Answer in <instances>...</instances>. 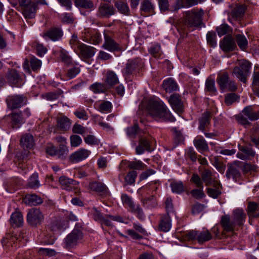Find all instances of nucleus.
<instances>
[{
  "instance_id": "26",
  "label": "nucleus",
  "mask_w": 259,
  "mask_h": 259,
  "mask_svg": "<svg viewBox=\"0 0 259 259\" xmlns=\"http://www.w3.org/2000/svg\"><path fill=\"white\" fill-rule=\"evenodd\" d=\"M24 220L22 213L19 211L12 213L10 219V223L13 227H20L23 224Z\"/></svg>"
},
{
  "instance_id": "36",
  "label": "nucleus",
  "mask_w": 259,
  "mask_h": 259,
  "mask_svg": "<svg viewBox=\"0 0 259 259\" xmlns=\"http://www.w3.org/2000/svg\"><path fill=\"white\" fill-rule=\"evenodd\" d=\"M114 6L121 14L126 16L130 15V10L127 3L121 0H115Z\"/></svg>"
},
{
  "instance_id": "55",
  "label": "nucleus",
  "mask_w": 259,
  "mask_h": 259,
  "mask_svg": "<svg viewBox=\"0 0 259 259\" xmlns=\"http://www.w3.org/2000/svg\"><path fill=\"white\" fill-rule=\"evenodd\" d=\"M63 92L61 90H57L54 92H50L44 95V97L48 100L53 101L58 99Z\"/></svg>"
},
{
  "instance_id": "58",
  "label": "nucleus",
  "mask_w": 259,
  "mask_h": 259,
  "mask_svg": "<svg viewBox=\"0 0 259 259\" xmlns=\"http://www.w3.org/2000/svg\"><path fill=\"white\" fill-rule=\"evenodd\" d=\"M190 181L192 183L194 184L197 188L203 189V182L201 177L197 174L193 173L192 175Z\"/></svg>"
},
{
  "instance_id": "45",
  "label": "nucleus",
  "mask_w": 259,
  "mask_h": 259,
  "mask_svg": "<svg viewBox=\"0 0 259 259\" xmlns=\"http://www.w3.org/2000/svg\"><path fill=\"white\" fill-rule=\"evenodd\" d=\"M90 188L96 192H106L107 188L106 186L103 183L100 182H94L90 184Z\"/></svg>"
},
{
  "instance_id": "15",
  "label": "nucleus",
  "mask_w": 259,
  "mask_h": 259,
  "mask_svg": "<svg viewBox=\"0 0 259 259\" xmlns=\"http://www.w3.org/2000/svg\"><path fill=\"white\" fill-rule=\"evenodd\" d=\"M104 42L102 47L111 52H119L122 50L120 45L111 37L104 33Z\"/></svg>"
},
{
  "instance_id": "53",
  "label": "nucleus",
  "mask_w": 259,
  "mask_h": 259,
  "mask_svg": "<svg viewBox=\"0 0 259 259\" xmlns=\"http://www.w3.org/2000/svg\"><path fill=\"white\" fill-rule=\"evenodd\" d=\"M217 35L215 32L211 31H208L206 34V40L207 44L212 48L217 47Z\"/></svg>"
},
{
  "instance_id": "25",
  "label": "nucleus",
  "mask_w": 259,
  "mask_h": 259,
  "mask_svg": "<svg viewBox=\"0 0 259 259\" xmlns=\"http://www.w3.org/2000/svg\"><path fill=\"white\" fill-rule=\"evenodd\" d=\"M171 219L168 214H165L161 216L158 225V229L160 231L166 232L171 228Z\"/></svg>"
},
{
  "instance_id": "48",
  "label": "nucleus",
  "mask_w": 259,
  "mask_h": 259,
  "mask_svg": "<svg viewBox=\"0 0 259 259\" xmlns=\"http://www.w3.org/2000/svg\"><path fill=\"white\" fill-rule=\"evenodd\" d=\"M233 73L243 83H245L247 81V77L249 75L247 73L241 70L238 66L233 69Z\"/></svg>"
},
{
  "instance_id": "24",
  "label": "nucleus",
  "mask_w": 259,
  "mask_h": 259,
  "mask_svg": "<svg viewBox=\"0 0 259 259\" xmlns=\"http://www.w3.org/2000/svg\"><path fill=\"white\" fill-rule=\"evenodd\" d=\"M60 184L63 189L70 191L72 188H75L78 182L65 176H61L59 180Z\"/></svg>"
},
{
  "instance_id": "13",
  "label": "nucleus",
  "mask_w": 259,
  "mask_h": 259,
  "mask_svg": "<svg viewBox=\"0 0 259 259\" xmlns=\"http://www.w3.org/2000/svg\"><path fill=\"white\" fill-rule=\"evenodd\" d=\"M220 48L224 52H231L236 48V42L231 35H226L220 41Z\"/></svg>"
},
{
  "instance_id": "10",
  "label": "nucleus",
  "mask_w": 259,
  "mask_h": 259,
  "mask_svg": "<svg viewBox=\"0 0 259 259\" xmlns=\"http://www.w3.org/2000/svg\"><path fill=\"white\" fill-rule=\"evenodd\" d=\"M142 65V59L140 58L137 57L128 60L125 68L122 70L123 76L129 77L136 72L137 69L141 67Z\"/></svg>"
},
{
  "instance_id": "32",
  "label": "nucleus",
  "mask_w": 259,
  "mask_h": 259,
  "mask_svg": "<svg viewBox=\"0 0 259 259\" xmlns=\"http://www.w3.org/2000/svg\"><path fill=\"white\" fill-rule=\"evenodd\" d=\"M24 201L28 205L36 206L41 204L42 199L40 196L35 194H27L24 198Z\"/></svg>"
},
{
  "instance_id": "61",
  "label": "nucleus",
  "mask_w": 259,
  "mask_h": 259,
  "mask_svg": "<svg viewBox=\"0 0 259 259\" xmlns=\"http://www.w3.org/2000/svg\"><path fill=\"white\" fill-rule=\"evenodd\" d=\"M59 57L62 61L66 64H70L72 63L71 57L69 55L68 52L64 49H61L60 51Z\"/></svg>"
},
{
  "instance_id": "41",
  "label": "nucleus",
  "mask_w": 259,
  "mask_h": 259,
  "mask_svg": "<svg viewBox=\"0 0 259 259\" xmlns=\"http://www.w3.org/2000/svg\"><path fill=\"white\" fill-rule=\"evenodd\" d=\"M40 186L38 180V175L37 173L33 174L29 178L27 184V186L29 188L36 189Z\"/></svg>"
},
{
  "instance_id": "49",
  "label": "nucleus",
  "mask_w": 259,
  "mask_h": 259,
  "mask_svg": "<svg viewBox=\"0 0 259 259\" xmlns=\"http://www.w3.org/2000/svg\"><path fill=\"white\" fill-rule=\"evenodd\" d=\"M142 202L144 206L149 208L155 207L157 205L156 198L153 195L143 198Z\"/></svg>"
},
{
  "instance_id": "5",
  "label": "nucleus",
  "mask_w": 259,
  "mask_h": 259,
  "mask_svg": "<svg viewBox=\"0 0 259 259\" xmlns=\"http://www.w3.org/2000/svg\"><path fill=\"white\" fill-rule=\"evenodd\" d=\"M82 224L77 223L74 229L64 239L65 246L67 248H71L76 245L82 237L83 234L81 231Z\"/></svg>"
},
{
  "instance_id": "30",
  "label": "nucleus",
  "mask_w": 259,
  "mask_h": 259,
  "mask_svg": "<svg viewBox=\"0 0 259 259\" xmlns=\"http://www.w3.org/2000/svg\"><path fill=\"white\" fill-rule=\"evenodd\" d=\"M71 120L65 116H62L57 118V125L62 131L66 132L70 127Z\"/></svg>"
},
{
  "instance_id": "4",
  "label": "nucleus",
  "mask_w": 259,
  "mask_h": 259,
  "mask_svg": "<svg viewBox=\"0 0 259 259\" xmlns=\"http://www.w3.org/2000/svg\"><path fill=\"white\" fill-rule=\"evenodd\" d=\"M217 82L222 91H227L234 92L238 89L237 84L234 80H231L227 72H223L218 74Z\"/></svg>"
},
{
  "instance_id": "59",
  "label": "nucleus",
  "mask_w": 259,
  "mask_h": 259,
  "mask_svg": "<svg viewBox=\"0 0 259 259\" xmlns=\"http://www.w3.org/2000/svg\"><path fill=\"white\" fill-rule=\"evenodd\" d=\"M80 68L78 67H73L68 69L65 74L66 80H69L74 78L79 72Z\"/></svg>"
},
{
  "instance_id": "7",
  "label": "nucleus",
  "mask_w": 259,
  "mask_h": 259,
  "mask_svg": "<svg viewBox=\"0 0 259 259\" xmlns=\"http://www.w3.org/2000/svg\"><path fill=\"white\" fill-rule=\"evenodd\" d=\"M19 7L26 18H33L35 16L36 5L32 0H18Z\"/></svg>"
},
{
  "instance_id": "3",
  "label": "nucleus",
  "mask_w": 259,
  "mask_h": 259,
  "mask_svg": "<svg viewBox=\"0 0 259 259\" xmlns=\"http://www.w3.org/2000/svg\"><path fill=\"white\" fill-rule=\"evenodd\" d=\"M237 122L245 127L250 126V121H255L259 119V110L255 111L251 106H246L241 112L235 116Z\"/></svg>"
},
{
  "instance_id": "17",
  "label": "nucleus",
  "mask_w": 259,
  "mask_h": 259,
  "mask_svg": "<svg viewBox=\"0 0 259 259\" xmlns=\"http://www.w3.org/2000/svg\"><path fill=\"white\" fill-rule=\"evenodd\" d=\"M113 6L106 3H101L98 9L97 16L99 18H109L115 14Z\"/></svg>"
},
{
  "instance_id": "40",
  "label": "nucleus",
  "mask_w": 259,
  "mask_h": 259,
  "mask_svg": "<svg viewBox=\"0 0 259 259\" xmlns=\"http://www.w3.org/2000/svg\"><path fill=\"white\" fill-rule=\"evenodd\" d=\"M68 153V147L66 145L59 144V146L57 147L56 156L59 159L64 160L67 158Z\"/></svg>"
},
{
  "instance_id": "51",
  "label": "nucleus",
  "mask_w": 259,
  "mask_h": 259,
  "mask_svg": "<svg viewBox=\"0 0 259 259\" xmlns=\"http://www.w3.org/2000/svg\"><path fill=\"white\" fill-rule=\"evenodd\" d=\"M240 96L235 93H229L226 95L225 103L227 106H230L235 102H239Z\"/></svg>"
},
{
  "instance_id": "28",
  "label": "nucleus",
  "mask_w": 259,
  "mask_h": 259,
  "mask_svg": "<svg viewBox=\"0 0 259 259\" xmlns=\"http://www.w3.org/2000/svg\"><path fill=\"white\" fill-rule=\"evenodd\" d=\"M8 81L12 85L18 86L21 80V78L19 72L14 69L9 70L7 74Z\"/></svg>"
},
{
  "instance_id": "60",
  "label": "nucleus",
  "mask_w": 259,
  "mask_h": 259,
  "mask_svg": "<svg viewBox=\"0 0 259 259\" xmlns=\"http://www.w3.org/2000/svg\"><path fill=\"white\" fill-rule=\"evenodd\" d=\"M90 214L92 216L94 220L98 222H101L105 217L98 209L96 207L93 208L90 211Z\"/></svg>"
},
{
  "instance_id": "22",
  "label": "nucleus",
  "mask_w": 259,
  "mask_h": 259,
  "mask_svg": "<svg viewBox=\"0 0 259 259\" xmlns=\"http://www.w3.org/2000/svg\"><path fill=\"white\" fill-rule=\"evenodd\" d=\"M201 177L203 182H204L206 186H211L217 188L218 185L217 181L215 180L213 177V174L211 170L208 169H204L201 174Z\"/></svg>"
},
{
  "instance_id": "63",
  "label": "nucleus",
  "mask_w": 259,
  "mask_h": 259,
  "mask_svg": "<svg viewBox=\"0 0 259 259\" xmlns=\"http://www.w3.org/2000/svg\"><path fill=\"white\" fill-rule=\"evenodd\" d=\"M30 64L32 70L34 71H36L40 68L41 61L36 58L33 57L30 59Z\"/></svg>"
},
{
  "instance_id": "46",
  "label": "nucleus",
  "mask_w": 259,
  "mask_h": 259,
  "mask_svg": "<svg viewBox=\"0 0 259 259\" xmlns=\"http://www.w3.org/2000/svg\"><path fill=\"white\" fill-rule=\"evenodd\" d=\"M259 210V204L254 202H249L247 206V213L249 217L258 218L257 214H255L256 211Z\"/></svg>"
},
{
  "instance_id": "21",
  "label": "nucleus",
  "mask_w": 259,
  "mask_h": 259,
  "mask_svg": "<svg viewBox=\"0 0 259 259\" xmlns=\"http://www.w3.org/2000/svg\"><path fill=\"white\" fill-rule=\"evenodd\" d=\"M69 226V222L62 219H56L49 225V228L53 232L65 230Z\"/></svg>"
},
{
  "instance_id": "14",
  "label": "nucleus",
  "mask_w": 259,
  "mask_h": 259,
  "mask_svg": "<svg viewBox=\"0 0 259 259\" xmlns=\"http://www.w3.org/2000/svg\"><path fill=\"white\" fill-rule=\"evenodd\" d=\"M168 101L172 109L178 114H180L183 112L184 105L181 97L179 94H172L169 97Z\"/></svg>"
},
{
  "instance_id": "6",
  "label": "nucleus",
  "mask_w": 259,
  "mask_h": 259,
  "mask_svg": "<svg viewBox=\"0 0 259 259\" xmlns=\"http://www.w3.org/2000/svg\"><path fill=\"white\" fill-rule=\"evenodd\" d=\"M10 110L18 109L27 104V100L24 95L14 94L8 96L6 100Z\"/></svg>"
},
{
  "instance_id": "52",
  "label": "nucleus",
  "mask_w": 259,
  "mask_h": 259,
  "mask_svg": "<svg viewBox=\"0 0 259 259\" xmlns=\"http://www.w3.org/2000/svg\"><path fill=\"white\" fill-rule=\"evenodd\" d=\"M171 190L174 193L180 194L185 190V187L182 182H174L170 184Z\"/></svg>"
},
{
  "instance_id": "8",
  "label": "nucleus",
  "mask_w": 259,
  "mask_h": 259,
  "mask_svg": "<svg viewBox=\"0 0 259 259\" xmlns=\"http://www.w3.org/2000/svg\"><path fill=\"white\" fill-rule=\"evenodd\" d=\"M44 220V215L39 209L33 208L28 211L27 221L30 226L36 227L39 225Z\"/></svg>"
},
{
  "instance_id": "31",
  "label": "nucleus",
  "mask_w": 259,
  "mask_h": 259,
  "mask_svg": "<svg viewBox=\"0 0 259 259\" xmlns=\"http://www.w3.org/2000/svg\"><path fill=\"white\" fill-rule=\"evenodd\" d=\"M245 218V214L242 209H236L233 212V220L237 226L243 225Z\"/></svg>"
},
{
  "instance_id": "1",
  "label": "nucleus",
  "mask_w": 259,
  "mask_h": 259,
  "mask_svg": "<svg viewBox=\"0 0 259 259\" xmlns=\"http://www.w3.org/2000/svg\"><path fill=\"white\" fill-rule=\"evenodd\" d=\"M146 109L148 114L157 121L173 122L176 121L175 117L161 101L149 100Z\"/></svg>"
},
{
  "instance_id": "50",
  "label": "nucleus",
  "mask_w": 259,
  "mask_h": 259,
  "mask_svg": "<svg viewBox=\"0 0 259 259\" xmlns=\"http://www.w3.org/2000/svg\"><path fill=\"white\" fill-rule=\"evenodd\" d=\"M252 89L254 93L259 97V71H254L253 74Z\"/></svg>"
},
{
  "instance_id": "62",
  "label": "nucleus",
  "mask_w": 259,
  "mask_h": 259,
  "mask_svg": "<svg viewBox=\"0 0 259 259\" xmlns=\"http://www.w3.org/2000/svg\"><path fill=\"white\" fill-rule=\"evenodd\" d=\"M70 142L72 147H77L81 144L82 141L79 136L74 134L70 136Z\"/></svg>"
},
{
  "instance_id": "39",
  "label": "nucleus",
  "mask_w": 259,
  "mask_h": 259,
  "mask_svg": "<svg viewBox=\"0 0 259 259\" xmlns=\"http://www.w3.org/2000/svg\"><path fill=\"white\" fill-rule=\"evenodd\" d=\"M246 10L245 7L243 5L236 6L231 12V16L234 19L238 20L242 18Z\"/></svg>"
},
{
  "instance_id": "44",
  "label": "nucleus",
  "mask_w": 259,
  "mask_h": 259,
  "mask_svg": "<svg viewBox=\"0 0 259 259\" xmlns=\"http://www.w3.org/2000/svg\"><path fill=\"white\" fill-rule=\"evenodd\" d=\"M236 43L242 50H245L248 46V41L246 37L241 34H237L235 36Z\"/></svg>"
},
{
  "instance_id": "12",
  "label": "nucleus",
  "mask_w": 259,
  "mask_h": 259,
  "mask_svg": "<svg viewBox=\"0 0 259 259\" xmlns=\"http://www.w3.org/2000/svg\"><path fill=\"white\" fill-rule=\"evenodd\" d=\"M6 120H10L11 126L14 129L20 128L25 122V117H23L21 112H15L4 117Z\"/></svg>"
},
{
  "instance_id": "16",
  "label": "nucleus",
  "mask_w": 259,
  "mask_h": 259,
  "mask_svg": "<svg viewBox=\"0 0 259 259\" xmlns=\"http://www.w3.org/2000/svg\"><path fill=\"white\" fill-rule=\"evenodd\" d=\"M63 35V31L60 28L53 27L44 33L42 37L45 39L48 38L52 41H56L61 40Z\"/></svg>"
},
{
  "instance_id": "23",
  "label": "nucleus",
  "mask_w": 259,
  "mask_h": 259,
  "mask_svg": "<svg viewBox=\"0 0 259 259\" xmlns=\"http://www.w3.org/2000/svg\"><path fill=\"white\" fill-rule=\"evenodd\" d=\"M221 224L224 231L226 232H233L237 225L233 220H231L230 215L225 214L222 216Z\"/></svg>"
},
{
  "instance_id": "29",
  "label": "nucleus",
  "mask_w": 259,
  "mask_h": 259,
  "mask_svg": "<svg viewBox=\"0 0 259 259\" xmlns=\"http://www.w3.org/2000/svg\"><path fill=\"white\" fill-rule=\"evenodd\" d=\"M162 88L166 92L171 93L178 90V85L172 78H167L163 80Z\"/></svg>"
},
{
  "instance_id": "42",
  "label": "nucleus",
  "mask_w": 259,
  "mask_h": 259,
  "mask_svg": "<svg viewBox=\"0 0 259 259\" xmlns=\"http://www.w3.org/2000/svg\"><path fill=\"white\" fill-rule=\"evenodd\" d=\"M141 11L149 14L154 13V6L149 0H144L141 4Z\"/></svg>"
},
{
  "instance_id": "9",
  "label": "nucleus",
  "mask_w": 259,
  "mask_h": 259,
  "mask_svg": "<svg viewBox=\"0 0 259 259\" xmlns=\"http://www.w3.org/2000/svg\"><path fill=\"white\" fill-rule=\"evenodd\" d=\"M241 162L239 161H234L233 163H228L227 164L228 169L226 173V177L228 180L231 178L237 181L241 176L240 171Z\"/></svg>"
},
{
  "instance_id": "18",
  "label": "nucleus",
  "mask_w": 259,
  "mask_h": 259,
  "mask_svg": "<svg viewBox=\"0 0 259 259\" xmlns=\"http://www.w3.org/2000/svg\"><path fill=\"white\" fill-rule=\"evenodd\" d=\"M239 150L237 157L243 160H247L250 157H254L255 152L250 145H239Z\"/></svg>"
},
{
  "instance_id": "27",
  "label": "nucleus",
  "mask_w": 259,
  "mask_h": 259,
  "mask_svg": "<svg viewBox=\"0 0 259 259\" xmlns=\"http://www.w3.org/2000/svg\"><path fill=\"white\" fill-rule=\"evenodd\" d=\"M211 119V113L209 111L204 112L202 116L199 119V126L200 130L204 131L210 124Z\"/></svg>"
},
{
  "instance_id": "35",
  "label": "nucleus",
  "mask_w": 259,
  "mask_h": 259,
  "mask_svg": "<svg viewBox=\"0 0 259 259\" xmlns=\"http://www.w3.org/2000/svg\"><path fill=\"white\" fill-rule=\"evenodd\" d=\"M194 144L199 152H205L209 150L206 141L201 137H197L194 140Z\"/></svg>"
},
{
  "instance_id": "38",
  "label": "nucleus",
  "mask_w": 259,
  "mask_h": 259,
  "mask_svg": "<svg viewBox=\"0 0 259 259\" xmlns=\"http://www.w3.org/2000/svg\"><path fill=\"white\" fill-rule=\"evenodd\" d=\"M197 234V241L199 243H203L212 239V235L208 230L203 229L202 231H198Z\"/></svg>"
},
{
  "instance_id": "37",
  "label": "nucleus",
  "mask_w": 259,
  "mask_h": 259,
  "mask_svg": "<svg viewBox=\"0 0 259 259\" xmlns=\"http://www.w3.org/2000/svg\"><path fill=\"white\" fill-rule=\"evenodd\" d=\"M205 91L215 95L217 90L215 86V80L211 76H208L205 81Z\"/></svg>"
},
{
  "instance_id": "34",
  "label": "nucleus",
  "mask_w": 259,
  "mask_h": 259,
  "mask_svg": "<svg viewBox=\"0 0 259 259\" xmlns=\"http://www.w3.org/2000/svg\"><path fill=\"white\" fill-rule=\"evenodd\" d=\"M145 150L151 151L150 145L149 141L145 138H141L139 140V145L136 148L137 154H143Z\"/></svg>"
},
{
  "instance_id": "19",
  "label": "nucleus",
  "mask_w": 259,
  "mask_h": 259,
  "mask_svg": "<svg viewBox=\"0 0 259 259\" xmlns=\"http://www.w3.org/2000/svg\"><path fill=\"white\" fill-rule=\"evenodd\" d=\"M91 153V152L90 150L80 148L70 155L69 160L72 162H77L86 159Z\"/></svg>"
},
{
  "instance_id": "57",
  "label": "nucleus",
  "mask_w": 259,
  "mask_h": 259,
  "mask_svg": "<svg viewBox=\"0 0 259 259\" xmlns=\"http://www.w3.org/2000/svg\"><path fill=\"white\" fill-rule=\"evenodd\" d=\"M84 142L89 145H98L100 141L95 136L92 135H85L83 136Z\"/></svg>"
},
{
  "instance_id": "54",
  "label": "nucleus",
  "mask_w": 259,
  "mask_h": 259,
  "mask_svg": "<svg viewBox=\"0 0 259 259\" xmlns=\"http://www.w3.org/2000/svg\"><path fill=\"white\" fill-rule=\"evenodd\" d=\"M72 132L74 134H79L82 135L83 137L86 134H88V129L87 127L83 126L81 124L75 123L72 127Z\"/></svg>"
},
{
  "instance_id": "11",
  "label": "nucleus",
  "mask_w": 259,
  "mask_h": 259,
  "mask_svg": "<svg viewBox=\"0 0 259 259\" xmlns=\"http://www.w3.org/2000/svg\"><path fill=\"white\" fill-rule=\"evenodd\" d=\"M76 51L80 57L84 59H88L94 56L96 53V49L83 43L77 42Z\"/></svg>"
},
{
  "instance_id": "56",
  "label": "nucleus",
  "mask_w": 259,
  "mask_h": 259,
  "mask_svg": "<svg viewBox=\"0 0 259 259\" xmlns=\"http://www.w3.org/2000/svg\"><path fill=\"white\" fill-rule=\"evenodd\" d=\"M218 35L221 37L224 35L229 33L231 30V27L227 24H222L220 26L217 27L215 29Z\"/></svg>"
},
{
  "instance_id": "47",
  "label": "nucleus",
  "mask_w": 259,
  "mask_h": 259,
  "mask_svg": "<svg viewBox=\"0 0 259 259\" xmlns=\"http://www.w3.org/2000/svg\"><path fill=\"white\" fill-rule=\"evenodd\" d=\"M91 89L96 94L104 93L109 90L106 84L104 83L96 82L92 84Z\"/></svg>"
},
{
  "instance_id": "64",
  "label": "nucleus",
  "mask_w": 259,
  "mask_h": 259,
  "mask_svg": "<svg viewBox=\"0 0 259 259\" xmlns=\"http://www.w3.org/2000/svg\"><path fill=\"white\" fill-rule=\"evenodd\" d=\"M137 177L136 171L132 170L130 171L125 178V181L128 185H132L135 183L136 178Z\"/></svg>"
},
{
  "instance_id": "2",
  "label": "nucleus",
  "mask_w": 259,
  "mask_h": 259,
  "mask_svg": "<svg viewBox=\"0 0 259 259\" xmlns=\"http://www.w3.org/2000/svg\"><path fill=\"white\" fill-rule=\"evenodd\" d=\"M203 12L201 10L193 9L185 12L182 20V29L198 27L202 24Z\"/></svg>"
},
{
  "instance_id": "33",
  "label": "nucleus",
  "mask_w": 259,
  "mask_h": 259,
  "mask_svg": "<svg viewBox=\"0 0 259 259\" xmlns=\"http://www.w3.org/2000/svg\"><path fill=\"white\" fill-rule=\"evenodd\" d=\"M20 144L24 148H32L34 144L33 137L30 134H24L21 138Z\"/></svg>"
},
{
  "instance_id": "20",
  "label": "nucleus",
  "mask_w": 259,
  "mask_h": 259,
  "mask_svg": "<svg viewBox=\"0 0 259 259\" xmlns=\"http://www.w3.org/2000/svg\"><path fill=\"white\" fill-rule=\"evenodd\" d=\"M104 82L108 89L110 90L119 83V79L113 71L108 70L104 76Z\"/></svg>"
},
{
  "instance_id": "43",
  "label": "nucleus",
  "mask_w": 259,
  "mask_h": 259,
  "mask_svg": "<svg viewBox=\"0 0 259 259\" xmlns=\"http://www.w3.org/2000/svg\"><path fill=\"white\" fill-rule=\"evenodd\" d=\"M74 5L78 8L84 9H91L94 8V5L91 0H73Z\"/></svg>"
}]
</instances>
